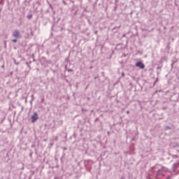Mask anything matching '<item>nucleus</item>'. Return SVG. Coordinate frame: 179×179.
<instances>
[{"label":"nucleus","mask_w":179,"mask_h":179,"mask_svg":"<svg viewBox=\"0 0 179 179\" xmlns=\"http://www.w3.org/2000/svg\"><path fill=\"white\" fill-rule=\"evenodd\" d=\"M27 19H32L33 18V15L32 14H28L27 15Z\"/></svg>","instance_id":"9d476101"},{"label":"nucleus","mask_w":179,"mask_h":179,"mask_svg":"<svg viewBox=\"0 0 179 179\" xmlns=\"http://www.w3.org/2000/svg\"><path fill=\"white\" fill-rule=\"evenodd\" d=\"M173 148H178V143H173Z\"/></svg>","instance_id":"f8f14e48"},{"label":"nucleus","mask_w":179,"mask_h":179,"mask_svg":"<svg viewBox=\"0 0 179 179\" xmlns=\"http://www.w3.org/2000/svg\"><path fill=\"white\" fill-rule=\"evenodd\" d=\"M11 41L12 43H17L18 41H17V38H15V39H12Z\"/></svg>","instance_id":"ddd939ff"},{"label":"nucleus","mask_w":179,"mask_h":179,"mask_svg":"<svg viewBox=\"0 0 179 179\" xmlns=\"http://www.w3.org/2000/svg\"><path fill=\"white\" fill-rule=\"evenodd\" d=\"M31 155H33V153H31V154H30V156H31Z\"/></svg>","instance_id":"c85d7f7f"},{"label":"nucleus","mask_w":179,"mask_h":179,"mask_svg":"<svg viewBox=\"0 0 179 179\" xmlns=\"http://www.w3.org/2000/svg\"><path fill=\"white\" fill-rule=\"evenodd\" d=\"M170 156H171V157L173 159H178V155H171V154H170Z\"/></svg>","instance_id":"1a4fd4ad"},{"label":"nucleus","mask_w":179,"mask_h":179,"mask_svg":"<svg viewBox=\"0 0 179 179\" xmlns=\"http://www.w3.org/2000/svg\"><path fill=\"white\" fill-rule=\"evenodd\" d=\"M65 152H63V157L65 156Z\"/></svg>","instance_id":"aec40b11"},{"label":"nucleus","mask_w":179,"mask_h":179,"mask_svg":"<svg viewBox=\"0 0 179 179\" xmlns=\"http://www.w3.org/2000/svg\"><path fill=\"white\" fill-rule=\"evenodd\" d=\"M12 37H14L15 38H20L22 37L20 31L18 29H15L13 31Z\"/></svg>","instance_id":"f03ea898"},{"label":"nucleus","mask_w":179,"mask_h":179,"mask_svg":"<svg viewBox=\"0 0 179 179\" xmlns=\"http://www.w3.org/2000/svg\"><path fill=\"white\" fill-rule=\"evenodd\" d=\"M125 77V73H122V78H124Z\"/></svg>","instance_id":"f3484780"},{"label":"nucleus","mask_w":179,"mask_h":179,"mask_svg":"<svg viewBox=\"0 0 179 179\" xmlns=\"http://www.w3.org/2000/svg\"><path fill=\"white\" fill-rule=\"evenodd\" d=\"M162 173H163V170L159 169L155 175V177L157 178L159 176H162Z\"/></svg>","instance_id":"0eeeda50"},{"label":"nucleus","mask_w":179,"mask_h":179,"mask_svg":"<svg viewBox=\"0 0 179 179\" xmlns=\"http://www.w3.org/2000/svg\"><path fill=\"white\" fill-rule=\"evenodd\" d=\"M155 82H157V80H155Z\"/></svg>","instance_id":"c756f323"},{"label":"nucleus","mask_w":179,"mask_h":179,"mask_svg":"<svg viewBox=\"0 0 179 179\" xmlns=\"http://www.w3.org/2000/svg\"><path fill=\"white\" fill-rule=\"evenodd\" d=\"M98 31H94V34H97Z\"/></svg>","instance_id":"412c9836"},{"label":"nucleus","mask_w":179,"mask_h":179,"mask_svg":"<svg viewBox=\"0 0 179 179\" xmlns=\"http://www.w3.org/2000/svg\"><path fill=\"white\" fill-rule=\"evenodd\" d=\"M41 103H44V98L41 99Z\"/></svg>","instance_id":"a211bd4d"},{"label":"nucleus","mask_w":179,"mask_h":179,"mask_svg":"<svg viewBox=\"0 0 179 179\" xmlns=\"http://www.w3.org/2000/svg\"><path fill=\"white\" fill-rule=\"evenodd\" d=\"M162 171L170 172L169 168L165 167V166H162Z\"/></svg>","instance_id":"6e6552de"},{"label":"nucleus","mask_w":179,"mask_h":179,"mask_svg":"<svg viewBox=\"0 0 179 179\" xmlns=\"http://www.w3.org/2000/svg\"><path fill=\"white\" fill-rule=\"evenodd\" d=\"M161 73H162V66H157V76H159Z\"/></svg>","instance_id":"423d86ee"},{"label":"nucleus","mask_w":179,"mask_h":179,"mask_svg":"<svg viewBox=\"0 0 179 179\" xmlns=\"http://www.w3.org/2000/svg\"><path fill=\"white\" fill-rule=\"evenodd\" d=\"M121 27V25H120L119 27H115L113 30H115V29H120Z\"/></svg>","instance_id":"4468645a"},{"label":"nucleus","mask_w":179,"mask_h":179,"mask_svg":"<svg viewBox=\"0 0 179 179\" xmlns=\"http://www.w3.org/2000/svg\"><path fill=\"white\" fill-rule=\"evenodd\" d=\"M1 68H5V66L3 65V66H1Z\"/></svg>","instance_id":"393cba45"},{"label":"nucleus","mask_w":179,"mask_h":179,"mask_svg":"<svg viewBox=\"0 0 179 179\" xmlns=\"http://www.w3.org/2000/svg\"><path fill=\"white\" fill-rule=\"evenodd\" d=\"M170 129H171V127L170 126H166L165 127V131H169Z\"/></svg>","instance_id":"9b49d317"},{"label":"nucleus","mask_w":179,"mask_h":179,"mask_svg":"<svg viewBox=\"0 0 179 179\" xmlns=\"http://www.w3.org/2000/svg\"><path fill=\"white\" fill-rule=\"evenodd\" d=\"M52 30L53 31H62V30H64V27H61V26H58L56 24H54L52 26Z\"/></svg>","instance_id":"f257e3e1"},{"label":"nucleus","mask_w":179,"mask_h":179,"mask_svg":"<svg viewBox=\"0 0 179 179\" xmlns=\"http://www.w3.org/2000/svg\"><path fill=\"white\" fill-rule=\"evenodd\" d=\"M127 114H129V110H127Z\"/></svg>","instance_id":"b1692460"},{"label":"nucleus","mask_w":179,"mask_h":179,"mask_svg":"<svg viewBox=\"0 0 179 179\" xmlns=\"http://www.w3.org/2000/svg\"><path fill=\"white\" fill-rule=\"evenodd\" d=\"M178 166H179V162L173 164L172 171H173V173L176 172V170H177V169H178Z\"/></svg>","instance_id":"39448f33"},{"label":"nucleus","mask_w":179,"mask_h":179,"mask_svg":"<svg viewBox=\"0 0 179 179\" xmlns=\"http://www.w3.org/2000/svg\"><path fill=\"white\" fill-rule=\"evenodd\" d=\"M124 57H127V55H124Z\"/></svg>","instance_id":"bb28decb"},{"label":"nucleus","mask_w":179,"mask_h":179,"mask_svg":"<svg viewBox=\"0 0 179 179\" xmlns=\"http://www.w3.org/2000/svg\"><path fill=\"white\" fill-rule=\"evenodd\" d=\"M63 3H64V5H66V2H65L64 1H63Z\"/></svg>","instance_id":"6ab92c4d"},{"label":"nucleus","mask_w":179,"mask_h":179,"mask_svg":"<svg viewBox=\"0 0 179 179\" xmlns=\"http://www.w3.org/2000/svg\"><path fill=\"white\" fill-rule=\"evenodd\" d=\"M62 149H63V150H68V148L66 147H63Z\"/></svg>","instance_id":"dca6fc26"},{"label":"nucleus","mask_w":179,"mask_h":179,"mask_svg":"<svg viewBox=\"0 0 179 179\" xmlns=\"http://www.w3.org/2000/svg\"><path fill=\"white\" fill-rule=\"evenodd\" d=\"M136 66L140 69H145V64L142 62H137L136 63Z\"/></svg>","instance_id":"20e7f679"},{"label":"nucleus","mask_w":179,"mask_h":179,"mask_svg":"<svg viewBox=\"0 0 179 179\" xmlns=\"http://www.w3.org/2000/svg\"><path fill=\"white\" fill-rule=\"evenodd\" d=\"M50 8H51V9H52V5H50Z\"/></svg>","instance_id":"4be33fe9"},{"label":"nucleus","mask_w":179,"mask_h":179,"mask_svg":"<svg viewBox=\"0 0 179 179\" xmlns=\"http://www.w3.org/2000/svg\"><path fill=\"white\" fill-rule=\"evenodd\" d=\"M31 97H32V100H33V97H34V94H31Z\"/></svg>","instance_id":"5701e85b"},{"label":"nucleus","mask_w":179,"mask_h":179,"mask_svg":"<svg viewBox=\"0 0 179 179\" xmlns=\"http://www.w3.org/2000/svg\"><path fill=\"white\" fill-rule=\"evenodd\" d=\"M67 71H68V72H73V70H72L71 69H69Z\"/></svg>","instance_id":"2eb2a0df"},{"label":"nucleus","mask_w":179,"mask_h":179,"mask_svg":"<svg viewBox=\"0 0 179 179\" xmlns=\"http://www.w3.org/2000/svg\"><path fill=\"white\" fill-rule=\"evenodd\" d=\"M153 169H155V167L153 166V167H152V170H153Z\"/></svg>","instance_id":"a878e982"},{"label":"nucleus","mask_w":179,"mask_h":179,"mask_svg":"<svg viewBox=\"0 0 179 179\" xmlns=\"http://www.w3.org/2000/svg\"><path fill=\"white\" fill-rule=\"evenodd\" d=\"M94 79H97V77H94Z\"/></svg>","instance_id":"cd10ccee"},{"label":"nucleus","mask_w":179,"mask_h":179,"mask_svg":"<svg viewBox=\"0 0 179 179\" xmlns=\"http://www.w3.org/2000/svg\"><path fill=\"white\" fill-rule=\"evenodd\" d=\"M31 122H36V121L38 120V114L37 113V112H34L33 113V115L31 116Z\"/></svg>","instance_id":"7ed1b4c3"}]
</instances>
